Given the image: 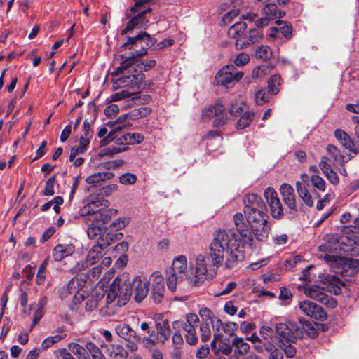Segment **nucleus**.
<instances>
[{"instance_id": "obj_1", "label": "nucleus", "mask_w": 359, "mask_h": 359, "mask_svg": "<svg viewBox=\"0 0 359 359\" xmlns=\"http://www.w3.org/2000/svg\"><path fill=\"white\" fill-rule=\"evenodd\" d=\"M233 222L238 233L222 229L213 233L206 256L213 266L224 264L227 269L235 267L245 259V247L252 245V236L243 214L234 215Z\"/></svg>"}, {"instance_id": "obj_2", "label": "nucleus", "mask_w": 359, "mask_h": 359, "mask_svg": "<svg viewBox=\"0 0 359 359\" xmlns=\"http://www.w3.org/2000/svg\"><path fill=\"white\" fill-rule=\"evenodd\" d=\"M149 282L145 277L136 276L132 281L116 278L107 293V308L102 309L104 315H114L134 295L136 302L144 299L149 292Z\"/></svg>"}, {"instance_id": "obj_3", "label": "nucleus", "mask_w": 359, "mask_h": 359, "mask_svg": "<svg viewBox=\"0 0 359 359\" xmlns=\"http://www.w3.org/2000/svg\"><path fill=\"white\" fill-rule=\"evenodd\" d=\"M359 228L358 226H344L341 229V234L336 239V243L323 244L319 246L322 252H327L324 255L325 261L330 265L339 264L341 258L345 255H353L356 254L353 248V245H359Z\"/></svg>"}, {"instance_id": "obj_4", "label": "nucleus", "mask_w": 359, "mask_h": 359, "mask_svg": "<svg viewBox=\"0 0 359 359\" xmlns=\"http://www.w3.org/2000/svg\"><path fill=\"white\" fill-rule=\"evenodd\" d=\"M259 334L264 340L265 348L271 351L276 344L283 342H294L297 336L302 334L299 325L294 321L287 323H279L274 326L264 325L260 328Z\"/></svg>"}, {"instance_id": "obj_5", "label": "nucleus", "mask_w": 359, "mask_h": 359, "mask_svg": "<svg viewBox=\"0 0 359 359\" xmlns=\"http://www.w3.org/2000/svg\"><path fill=\"white\" fill-rule=\"evenodd\" d=\"M128 69H113L109 71L111 74V81L116 88L128 87L130 88H145L149 86L147 81L144 80V74L133 69L127 71Z\"/></svg>"}, {"instance_id": "obj_6", "label": "nucleus", "mask_w": 359, "mask_h": 359, "mask_svg": "<svg viewBox=\"0 0 359 359\" xmlns=\"http://www.w3.org/2000/svg\"><path fill=\"white\" fill-rule=\"evenodd\" d=\"M245 215L248 224L255 238L259 241H265L268 238L270 231L266 208L254 210V211Z\"/></svg>"}, {"instance_id": "obj_7", "label": "nucleus", "mask_w": 359, "mask_h": 359, "mask_svg": "<svg viewBox=\"0 0 359 359\" xmlns=\"http://www.w3.org/2000/svg\"><path fill=\"white\" fill-rule=\"evenodd\" d=\"M187 259L184 255L176 257L173 261L171 268L166 273V282L168 289L175 292L177 285L188 279L187 276Z\"/></svg>"}, {"instance_id": "obj_8", "label": "nucleus", "mask_w": 359, "mask_h": 359, "mask_svg": "<svg viewBox=\"0 0 359 359\" xmlns=\"http://www.w3.org/2000/svg\"><path fill=\"white\" fill-rule=\"evenodd\" d=\"M155 42L156 41L148 33L142 32L135 37H128L123 47L131 45L132 47L129 49L133 50L137 56H142L147 53V49L151 47Z\"/></svg>"}, {"instance_id": "obj_9", "label": "nucleus", "mask_w": 359, "mask_h": 359, "mask_svg": "<svg viewBox=\"0 0 359 359\" xmlns=\"http://www.w3.org/2000/svg\"><path fill=\"white\" fill-rule=\"evenodd\" d=\"M201 117L203 120L214 118L213 126L215 127L224 125L228 118L225 112V107L220 101L217 102L214 105L205 108L202 111Z\"/></svg>"}, {"instance_id": "obj_10", "label": "nucleus", "mask_w": 359, "mask_h": 359, "mask_svg": "<svg viewBox=\"0 0 359 359\" xmlns=\"http://www.w3.org/2000/svg\"><path fill=\"white\" fill-rule=\"evenodd\" d=\"M121 100H126L127 102L131 101L136 104H144L150 102L151 97L149 95H142L140 92H129L126 90H122L111 95L107 99V101L113 102Z\"/></svg>"}, {"instance_id": "obj_11", "label": "nucleus", "mask_w": 359, "mask_h": 359, "mask_svg": "<svg viewBox=\"0 0 359 359\" xmlns=\"http://www.w3.org/2000/svg\"><path fill=\"white\" fill-rule=\"evenodd\" d=\"M304 294L316 301H318L327 306L334 308L337 305V302L335 299L330 297L325 292V290L316 285H311L304 287Z\"/></svg>"}, {"instance_id": "obj_12", "label": "nucleus", "mask_w": 359, "mask_h": 359, "mask_svg": "<svg viewBox=\"0 0 359 359\" xmlns=\"http://www.w3.org/2000/svg\"><path fill=\"white\" fill-rule=\"evenodd\" d=\"M298 307L305 315L316 320L323 321L327 318V313L325 310L320 306L311 301H301L298 304Z\"/></svg>"}, {"instance_id": "obj_13", "label": "nucleus", "mask_w": 359, "mask_h": 359, "mask_svg": "<svg viewBox=\"0 0 359 359\" xmlns=\"http://www.w3.org/2000/svg\"><path fill=\"white\" fill-rule=\"evenodd\" d=\"M149 284L151 285V296L155 302H161L165 293L164 278L159 272L153 273L150 278Z\"/></svg>"}, {"instance_id": "obj_14", "label": "nucleus", "mask_w": 359, "mask_h": 359, "mask_svg": "<svg viewBox=\"0 0 359 359\" xmlns=\"http://www.w3.org/2000/svg\"><path fill=\"white\" fill-rule=\"evenodd\" d=\"M311 184L309 176L307 174H302L301 178L296 182V189L299 196L308 206H313V199L310 192Z\"/></svg>"}, {"instance_id": "obj_15", "label": "nucleus", "mask_w": 359, "mask_h": 359, "mask_svg": "<svg viewBox=\"0 0 359 359\" xmlns=\"http://www.w3.org/2000/svg\"><path fill=\"white\" fill-rule=\"evenodd\" d=\"M264 197L270 207L273 217L276 219L282 217L283 216V209L276 191L273 189L268 187L264 191Z\"/></svg>"}, {"instance_id": "obj_16", "label": "nucleus", "mask_w": 359, "mask_h": 359, "mask_svg": "<svg viewBox=\"0 0 359 359\" xmlns=\"http://www.w3.org/2000/svg\"><path fill=\"white\" fill-rule=\"evenodd\" d=\"M237 69H220L215 77V82L221 86L228 87L233 82L238 81L243 75L242 72L236 71Z\"/></svg>"}, {"instance_id": "obj_17", "label": "nucleus", "mask_w": 359, "mask_h": 359, "mask_svg": "<svg viewBox=\"0 0 359 359\" xmlns=\"http://www.w3.org/2000/svg\"><path fill=\"white\" fill-rule=\"evenodd\" d=\"M207 271L205 257L203 255H198L196 259L194 276V277H189L188 284L191 286L200 285L205 280Z\"/></svg>"}, {"instance_id": "obj_18", "label": "nucleus", "mask_w": 359, "mask_h": 359, "mask_svg": "<svg viewBox=\"0 0 359 359\" xmlns=\"http://www.w3.org/2000/svg\"><path fill=\"white\" fill-rule=\"evenodd\" d=\"M81 285L80 280L77 278H72L67 285H64L59 290V294L61 299L67 298L69 295H74V301L75 302L83 299V297L79 293Z\"/></svg>"}, {"instance_id": "obj_19", "label": "nucleus", "mask_w": 359, "mask_h": 359, "mask_svg": "<svg viewBox=\"0 0 359 359\" xmlns=\"http://www.w3.org/2000/svg\"><path fill=\"white\" fill-rule=\"evenodd\" d=\"M116 332L117 334L123 338L126 341L130 340H136V341H142L147 340V341L150 343H154V341L151 339L149 337H143L142 338L140 336L137 335L136 332L133 330L131 327L125 323H121L118 325L116 327Z\"/></svg>"}, {"instance_id": "obj_20", "label": "nucleus", "mask_w": 359, "mask_h": 359, "mask_svg": "<svg viewBox=\"0 0 359 359\" xmlns=\"http://www.w3.org/2000/svg\"><path fill=\"white\" fill-rule=\"evenodd\" d=\"M245 214L257 209H266L262 198L256 194H248L243 198Z\"/></svg>"}, {"instance_id": "obj_21", "label": "nucleus", "mask_w": 359, "mask_h": 359, "mask_svg": "<svg viewBox=\"0 0 359 359\" xmlns=\"http://www.w3.org/2000/svg\"><path fill=\"white\" fill-rule=\"evenodd\" d=\"M334 137L339 142L341 145L353 155L358 153L357 144L353 142L350 135L341 129H337L334 131Z\"/></svg>"}, {"instance_id": "obj_22", "label": "nucleus", "mask_w": 359, "mask_h": 359, "mask_svg": "<svg viewBox=\"0 0 359 359\" xmlns=\"http://www.w3.org/2000/svg\"><path fill=\"white\" fill-rule=\"evenodd\" d=\"M263 37L262 31L259 28L251 29L244 39L236 41L235 46L237 49H243L250 44L259 42Z\"/></svg>"}, {"instance_id": "obj_23", "label": "nucleus", "mask_w": 359, "mask_h": 359, "mask_svg": "<svg viewBox=\"0 0 359 359\" xmlns=\"http://www.w3.org/2000/svg\"><path fill=\"white\" fill-rule=\"evenodd\" d=\"M106 299L107 296L104 297V294H97L96 295H92L88 297L86 302V309L88 311H92L98 306H100V313L102 316H111L112 315H104L102 313V309L107 308V306Z\"/></svg>"}, {"instance_id": "obj_24", "label": "nucleus", "mask_w": 359, "mask_h": 359, "mask_svg": "<svg viewBox=\"0 0 359 359\" xmlns=\"http://www.w3.org/2000/svg\"><path fill=\"white\" fill-rule=\"evenodd\" d=\"M280 192L285 205L291 210L296 208V196L293 187L283 183L280 187Z\"/></svg>"}, {"instance_id": "obj_25", "label": "nucleus", "mask_w": 359, "mask_h": 359, "mask_svg": "<svg viewBox=\"0 0 359 359\" xmlns=\"http://www.w3.org/2000/svg\"><path fill=\"white\" fill-rule=\"evenodd\" d=\"M75 250V247L71 243L57 244L53 251V257L57 262H60L65 257L72 255Z\"/></svg>"}, {"instance_id": "obj_26", "label": "nucleus", "mask_w": 359, "mask_h": 359, "mask_svg": "<svg viewBox=\"0 0 359 359\" xmlns=\"http://www.w3.org/2000/svg\"><path fill=\"white\" fill-rule=\"evenodd\" d=\"M151 11V8H147L142 11L139 12L136 15L133 16L127 23L126 27L121 31V34L124 35L127 32L133 30L135 28L142 26L145 20V15Z\"/></svg>"}, {"instance_id": "obj_27", "label": "nucleus", "mask_w": 359, "mask_h": 359, "mask_svg": "<svg viewBox=\"0 0 359 359\" xmlns=\"http://www.w3.org/2000/svg\"><path fill=\"white\" fill-rule=\"evenodd\" d=\"M327 152L333 161L334 165H343L346 162L348 161L353 156L351 154L344 155L341 151L334 145L329 144L327 147Z\"/></svg>"}, {"instance_id": "obj_28", "label": "nucleus", "mask_w": 359, "mask_h": 359, "mask_svg": "<svg viewBox=\"0 0 359 359\" xmlns=\"http://www.w3.org/2000/svg\"><path fill=\"white\" fill-rule=\"evenodd\" d=\"M232 346L235 347L234 354L229 359H239V356H243L249 350L250 346L242 338L235 337L232 341Z\"/></svg>"}, {"instance_id": "obj_29", "label": "nucleus", "mask_w": 359, "mask_h": 359, "mask_svg": "<svg viewBox=\"0 0 359 359\" xmlns=\"http://www.w3.org/2000/svg\"><path fill=\"white\" fill-rule=\"evenodd\" d=\"M106 353L111 358H118L126 359L128 357V353L125 348L121 344H110L105 346Z\"/></svg>"}, {"instance_id": "obj_30", "label": "nucleus", "mask_w": 359, "mask_h": 359, "mask_svg": "<svg viewBox=\"0 0 359 359\" xmlns=\"http://www.w3.org/2000/svg\"><path fill=\"white\" fill-rule=\"evenodd\" d=\"M247 28V24L245 22L240 21L232 25L228 30L229 37L236 39V41L240 39H244V32Z\"/></svg>"}, {"instance_id": "obj_31", "label": "nucleus", "mask_w": 359, "mask_h": 359, "mask_svg": "<svg viewBox=\"0 0 359 359\" xmlns=\"http://www.w3.org/2000/svg\"><path fill=\"white\" fill-rule=\"evenodd\" d=\"M103 250L102 244L100 243L93 245L86 256L87 262H88L90 264L97 263L102 257Z\"/></svg>"}, {"instance_id": "obj_32", "label": "nucleus", "mask_w": 359, "mask_h": 359, "mask_svg": "<svg viewBox=\"0 0 359 359\" xmlns=\"http://www.w3.org/2000/svg\"><path fill=\"white\" fill-rule=\"evenodd\" d=\"M114 176V175L111 172H96L88 176L86 180V182L88 184H92L95 186L102 181L111 180Z\"/></svg>"}, {"instance_id": "obj_33", "label": "nucleus", "mask_w": 359, "mask_h": 359, "mask_svg": "<svg viewBox=\"0 0 359 359\" xmlns=\"http://www.w3.org/2000/svg\"><path fill=\"white\" fill-rule=\"evenodd\" d=\"M262 13L266 15L268 19H273L276 17L282 16V11L278 10L274 3L264 4L262 8Z\"/></svg>"}, {"instance_id": "obj_34", "label": "nucleus", "mask_w": 359, "mask_h": 359, "mask_svg": "<svg viewBox=\"0 0 359 359\" xmlns=\"http://www.w3.org/2000/svg\"><path fill=\"white\" fill-rule=\"evenodd\" d=\"M151 112L150 108L143 107L140 108L134 109L128 114H126V116H129L130 120H137L149 116Z\"/></svg>"}, {"instance_id": "obj_35", "label": "nucleus", "mask_w": 359, "mask_h": 359, "mask_svg": "<svg viewBox=\"0 0 359 359\" xmlns=\"http://www.w3.org/2000/svg\"><path fill=\"white\" fill-rule=\"evenodd\" d=\"M328 285L327 286V290L330 292L338 295L341 292V286H343L342 282L335 276H332L328 279Z\"/></svg>"}, {"instance_id": "obj_36", "label": "nucleus", "mask_w": 359, "mask_h": 359, "mask_svg": "<svg viewBox=\"0 0 359 359\" xmlns=\"http://www.w3.org/2000/svg\"><path fill=\"white\" fill-rule=\"evenodd\" d=\"M278 23L279 27H272L271 29L276 33H280L283 35L285 38L290 39L292 36V26L290 24H288L285 22H282L280 20L276 21Z\"/></svg>"}, {"instance_id": "obj_37", "label": "nucleus", "mask_w": 359, "mask_h": 359, "mask_svg": "<svg viewBox=\"0 0 359 359\" xmlns=\"http://www.w3.org/2000/svg\"><path fill=\"white\" fill-rule=\"evenodd\" d=\"M68 348L69 350L79 359H91L88 355H86V348L82 347L77 343H69L68 344Z\"/></svg>"}, {"instance_id": "obj_38", "label": "nucleus", "mask_w": 359, "mask_h": 359, "mask_svg": "<svg viewBox=\"0 0 359 359\" xmlns=\"http://www.w3.org/2000/svg\"><path fill=\"white\" fill-rule=\"evenodd\" d=\"M186 332L184 335L186 341L190 345H195L198 342V337L196 336V331L195 327L187 325L186 328L184 330Z\"/></svg>"}, {"instance_id": "obj_39", "label": "nucleus", "mask_w": 359, "mask_h": 359, "mask_svg": "<svg viewBox=\"0 0 359 359\" xmlns=\"http://www.w3.org/2000/svg\"><path fill=\"white\" fill-rule=\"evenodd\" d=\"M86 348L91 355L93 359H106L100 348L93 342H87Z\"/></svg>"}, {"instance_id": "obj_40", "label": "nucleus", "mask_w": 359, "mask_h": 359, "mask_svg": "<svg viewBox=\"0 0 359 359\" xmlns=\"http://www.w3.org/2000/svg\"><path fill=\"white\" fill-rule=\"evenodd\" d=\"M310 183L319 191H325L326 188L325 181L318 175L313 174L309 177Z\"/></svg>"}, {"instance_id": "obj_41", "label": "nucleus", "mask_w": 359, "mask_h": 359, "mask_svg": "<svg viewBox=\"0 0 359 359\" xmlns=\"http://www.w3.org/2000/svg\"><path fill=\"white\" fill-rule=\"evenodd\" d=\"M48 265V258H46L40 265L36 277V283L41 285L44 283L46 276V268Z\"/></svg>"}, {"instance_id": "obj_42", "label": "nucleus", "mask_w": 359, "mask_h": 359, "mask_svg": "<svg viewBox=\"0 0 359 359\" xmlns=\"http://www.w3.org/2000/svg\"><path fill=\"white\" fill-rule=\"evenodd\" d=\"M255 55L262 60H267L271 57L272 50L268 46H261L256 50Z\"/></svg>"}, {"instance_id": "obj_43", "label": "nucleus", "mask_w": 359, "mask_h": 359, "mask_svg": "<svg viewBox=\"0 0 359 359\" xmlns=\"http://www.w3.org/2000/svg\"><path fill=\"white\" fill-rule=\"evenodd\" d=\"M254 116V113L251 111L245 112L238 120L236 128L237 129H243L248 126L251 123Z\"/></svg>"}, {"instance_id": "obj_44", "label": "nucleus", "mask_w": 359, "mask_h": 359, "mask_svg": "<svg viewBox=\"0 0 359 359\" xmlns=\"http://www.w3.org/2000/svg\"><path fill=\"white\" fill-rule=\"evenodd\" d=\"M280 86V76L279 75H273L271 76L268 81V89L269 93L276 95L278 93V86Z\"/></svg>"}, {"instance_id": "obj_45", "label": "nucleus", "mask_w": 359, "mask_h": 359, "mask_svg": "<svg viewBox=\"0 0 359 359\" xmlns=\"http://www.w3.org/2000/svg\"><path fill=\"white\" fill-rule=\"evenodd\" d=\"M102 231V227L96 225L93 222H90V223L88 224L86 233L89 238H96L101 235Z\"/></svg>"}, {"instance_id": "obj_46", "label": "nucleus", "mask_w": 359, "mask_h": 359, "mask_svg": "<svg viewBox=\"0 0 359 359\" xmlns=\"http://www.w3.org/2000/svg\"><path fill=\"white\" fill-rule=\"evenodd\" d=\"M199 331L201 333V339L203 342L208 341L211 337V330L210 325L206 321H202L200 324Z\"/></svg>"}, {"instance_id": "obj_47", "label": "nucleus", "mask_w": 359, "mask_h": 359, "mask_svg": "<svg viewBox=\"0 0 359 359\" xmlns=\"http://www.w3.org/2000/svg\"><path fill=\"white\" fill-rule=\"evenodd\" d=\"M292 342H283L279 344H276V346L280 348L285 353L287 357L292 358L296 354V348L292 344Z\"/></svg>"}, {"instance_id": "obj_48", "label": "nucleus", "mask_w": 359, "mask_h": 359, "mask_svg": "<svg viewBox=\"0 0 359 359\" xmlns=\"http://www.w3.org/2000/svg\"><path fill=\"white\" fill-rule=\"evenodd\" d=\"M156 332L157 339L161 341H164L170 337V330L168 326L158 325Z\"/></svg>"}, {"instance_id": "obj_49", "label": "nucleus", "mask_w": 359, "mask_h": 359, "mask_svg": "<svg viewBox=\"0 0 359 359\" xmlns=\"http://www.w3.org/2000/svg\"><path fill=\"white\" fill-rule=\"evenodd\" d=\"M55 180H56L55 177L53 176V177H50L46 182L44 189L42 191V195L53 196L55 194L54 186H55Z\"/></svg>"}, {"instance_id": "obj_50", "label": "nucleus", "mask_w": 359, "mask_h": 359, "mask_svg": "<svg viewBox=\"0 0 359 359\" xmlns=\"http://www.w3.org/2000/svg\"><path fill=\"white\" fill-rule=\"evenodd\" d=\"M124 138H126V144H134L141 143L144 140V136L140 133H126Z\"/></svg>"}, {"instance_id": "obj_51", "label": "nucleus", "mask_w": 359, "mask_h": 359, "mask_svg": "<svg viewBox=\"0 0 359 359\" xmlns=\"http://www.w3.org/2000/svg\"><path fill=\"white\" fill-rule=\"evenodd\" d=\"M243 104L240 102H231L229 106V112L233 116H238L243 111Z\"/></svg>"}, {"instance_id": "obj_52", "label": "nucleus", "mask_w": 359, "mask_h": 359, "mask_svg": "<svg viewBox=\"0 0 359 359\" xmlns=\"http://www.w3.org/2000/svg\"><path fill=\"white\" fill-rule=\"evenodd\" d=\"M203 140H207V146H210L212 144L213 140L215 141L216 143L219 144L222 140V137L217 132L211 130L203 137Z\"/></svg>"}, {"instance_id": "obj_53", "label": "nucleus", "mask_w": 359, "mask_h": 359, "mask_svg": "<svg viewBox=\"0 0 359 359\" xmlns=\"http://www.w3.org/2000/svg\"><path fill=\"white\" fill-rule=\"evenodd\" d=\"M116 213V210H114V209L105 210H103V211L100 212V213L97 214L95 217L97 219L102 220V223L105 224L109 222V217L112 215H115Z\"/></svg>"}, {"instance_id": "obj_54", "label": "nucleus", "mask_w": 359, "mask_h": 359, "mask_svg": "<svg viewBox=\"0 0 359 359\" xmlns=\"http://www.w3.org/2000/svg\"><path fill=\"white\" fill-rule=\"evenodd\" d=\"M250 60L249 55L244 53H241L236 55L233 60V63L237 67L246 65Z\"/></svg>"}, {"instance_id": "obj_55", "label": "nucleus", "mask_w": 359, "mask_h": 359, "mask_svg": "<svg viewBox=\"0 0 359 359\" xmlns=\"http://www.w3.org/2000/svg\"><path fill=\"white\" fill-rule=\"evenodd\" d=\"M126 149H127L126 146H123V147L110 146L104 149V153L106 155L112 156L114 154H118L122 151H125Z\"/></svg>"}, {"instance_id": "obj_56", "label": "nucleus", "mask_w": 359, "mask_h": 359, "mask_svg": "<svg viewBox=\"0 0 359 359\" xmlns=\"http://www.w3.org/2000/svg\"><path fill=\"white\" fill-rule=\"evenodd\" d=\"M137 180V177L134 174L126 173L119 177V182L123 184H133Z\"/></svg>"}, {"instance_id": "obj_57", "label": "nucleus", "mask_w": 359, "mask_h": 359, "mask_svg": "<svg viewBox=\"0 0 359 359\" xmlns=\"http://www.w3.org/2000/svg\"><path fill=\"white\" fill-rule=\"evenodd\" d=\"M330 161L331 159H330L328 157L325 156L321 157V159L319 162V168H320L323 174L327 172L330 170L332 168L330 163Z\"/></svg>"}, {"instance_id": "obj_58", "label": "nucleus", "mask_w": 359, "mask_h": 359, "mask_svg": "<svg viewBox=\"0 0 359 359\" xmlns=\"http://www.w3.org/2000/svg\"><path fill=\"white\" fill-rule=\"evenodd\" d=\"M268 101L269 97L264 90H260L255 93V102L257 104L262 105Z\"/></svg>"}, {"instance_id": "obj_59", "label": "nucleus", "mask_w": 359, "mask_h": 359, "mask_svg": "<svg viewBox=\"0 0 359 359\" xmlns=\"http://www.w3.org/2000/svg\"><path fill=\"white\" fill-rule=\"evenodd\" d=\"M129 223V220L126 217H120L114 221L111 226L114 228L116 230H120L123 229Z\"/></svg>"}, {"instance_id": "obj_60", "label": "nucleus", "mask_w": 359, "mask_h": 359, "mask_svg": "<svg viewBox=\"0 0 359 359\" xmlns=\"http://www.w3.org/2000/svg\"><path fill=\"white\" fill-rule=\"evenodd\" d=\"M299 323L301 325L302 327H299V330L309 332V330H311L313 332V334L314 335L316 334L315 330L313 328L311 323L308 321L304 318H299Z\"/></svg>"}, {"instance_id": "obj_61", "label": "nucleus", "mask_w": 359, "mask_h": 359, "mask_svg": "<svg viewBox=\"0 0 359 359\" xmlns=\"http://www.w3.org/2000/svg\"><path fill=\"white\" fill-rule=\"evenodd\" d=\"M119 111V107L118 104H111L107 107L104 109V114L109 118L115 116Z\"/></svg>"}, {"instance_id": "obj_62", "label": "nucleus", "mask_w": 359, "mask_h": 359, "mask_svg": "<svg viewBox=\"0 0 359 359\" xmlns=\"http://www.w3.org/2000/svg\"><path fill=\"white\" fill-rule=\"evenodd\" d=\"M57 359H75L72 355L65 348H60L55 351Z\"/></svg>"}, {"instance_id": "obj_63", "label": "nucleus", "mask_w": 359, "mask_h": 359, "mask_svg": "<svg viewBox=\"0 0 359 359\" xmlns=\"http://www.w3.org/2000/svg\"><path fill=\"white\" fill-rule=\"evenodd\" d=\"M324 175L331 184L337 185L339 183V177L332 168Z\"/></svg>"}, {"instance_id": "obj_64", "label": "nucleus", "mask_w": 359, "mask_h": 359, "mask_svg": "<svg viewBox=\"0 0 359 359\" xmlns=\"http://www.w3.org/2000/svg\"><path fill=\"white\" fill-rule=\"evenodd\" d=\"M232 346L230 344L229 341L225 340L220 341L219 344V351L224 354H229L231 351Z\"/></svg>"}]
</instances>
